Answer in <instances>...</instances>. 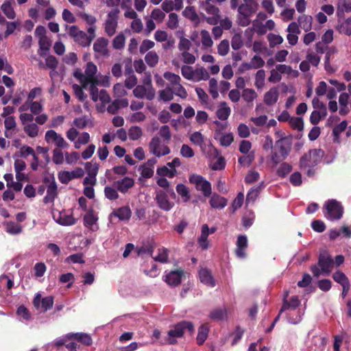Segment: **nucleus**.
<instances>
[{
    "label": "nucleus",
    "instance_id": "obj_18",
    "mask_svg": "<svg viewBox=\"0 0 351 351\" xmlns=\"http://www.w3.org/2000/svg\"><path fill=\"white\" fill-rule=\"evenodd\" d=\"M67 337L71 339V340H75L77 342L82 343L84 346H90L93 343V340L91 337L87 334L84 332H70L67 333Z\"/></svg>",
    "mask_w": 351,
    "mask_h": 351
},
{
    "label": "nucleus",
    "instance_id": "obj_28",
    "mask_svg": "<svg viewBox=\"0 0 351 351\" xmlns=\"http://www.w3.org/2000/svg\"><path fill=\"white\" fill-rule=\"evenodd\" d=\"M209 332V326L207 324H202L198 328V333L196 337L197 343L202 345L208 337Z\"/></svg>",
    "mask_w": 351,
    "mask_h": 351
},
{
    "label": "nucleus",
    "instance_id": "obj_21",
    "mask_svg": "<svg viewBox=\"0 0 351 351\" xmlns=\"http://www.w3.org/2000/svg\"><path fill=\"white\" fill-rule=\"evenodd\" d=\"M58 195V186L56 182L48 184L47 189V195L43 198V202L48 204L53 202Z\"/></svg>",
    "mask_w": 351,
    "mask_h": 351
},
{
    "label": "nucleus",
    "instance_id": "obj_15",
    "mask_svg": "<svg viewBox=\"0 0 351 351\" xmlns=\"http://www.w3.org/2000/svg\"><path fill=\"white\" fill-rule=\"evenodd\" d=\"M184 276L182 269L171 271L165 277V282L171 286H178L181 283V280Z\"/></svg>",
    "mask_w": 351,
    "mask_h": 351
},
{
    "label": "nucleus",
    "instance_id": "obj_34",
    "mask_svg": "<svg viewBox=\"0 0 351 351\" xmlns=\"http://www.w3.org/2000/svg\"><path fill=\"white\" fill-rule=\"evenodd\" d=\"M312 21V16L308 15H302L298 18V23L305 32H308L311 29Z\"/></svg>",
    "mask_w": 351,
    "mask_h": 351
},
{
    "label": "nucleus",
    "instance_id": "obj_3",
    "mask_svg": "<svg viewBox=\"0 0 351 351\" xmlns=\"http://www.w3.org/2000/svg\"><path fill=\"white\" fill-rule=\"evenodd\" d=\"M187 329L191 332L194 331V325L189 321H182L174 326L173 329L168 331L167 341L170 345L178 343L176 338H181L184 334V330Z\"/></svg>",
    "mask_w": 351,
    "mask_h": 351
},
{
    "label": "nucleus",
    "instance_id": "obj_51",
    "mask_svg": "<svg viewBox=\"0 0 351 351\" xmlns=\"http://www.w3.org/2000/svg\"><path fill=\"white\" fill-rule=\"evenodd\" d=\"M164 77L173 86L179 84L181 82V78L178 75L169 71H167L164 73Z\"/></svg>",
    "mask_w": 351,
    "mask_h": 351
},
{
    "label": "nucleus",
    "instance_id": "obj_32",
    "mask_svg": "<svg viewBox=\"0 0 351 351\" xmlns=\"http://www.w3.org/2000/svg\"><path fill=\"white\" fill-rule=\"evenodd\" d=\"M300 301L299 300L298 297L296 295L292 296L289 302L285 299L283 304L280 308V313H282L290 308L295 309L300 305Z\"/></svg>",
    "mask_w": 351,
    "mask_h": 351
},
{
    "label": "nucleus",
    "instance_id": "obj_35",
    "mask_svg": "<svg viewBox=\"0 0 351 351\" xmlns=\"http://www.w3.org/2000/svg\"><path fill=\"white\" fill-rule=\"evenodd\" d=\"M158 93L159 99L163 101H169L173 99V88L170 86H167L165 89L159 90Z\"/></svg>",
    "mask_w": 351,
    "mask_h": 351
},
{
    "label": "nucleus",
    "instance_id": "obj_60",
    "mask_svg": "<svg viewBox=\"0 0 351 351\" xmlns=\"http://www.w3.org/2000/svg\"><path fill=\"white\" fill-rule=\"evenodd\" d=\"M97 220V218L94 215L93 213L88 212L84 217V224L86 227H90L93 226Z\"/></svg>",
    "mask_w": 351,
    "mask_h": 351
},
{
    "label": "nucleus",
    "instance_id": "obj_64",
    "mask_svg": "<svg viewBox=\"0 0 351 351\" xmlns=\"http://www.w3.org/2000/svg\"><path fill=\"white\" fill-rule=\"evenodd\" d=\"M155 43L152 40L148 39L144 40L140 46L139 51L141 54H144L148 50L152 49Z\"/></svg>",
    "mask_w": 351,
    "mask_h": 351
},
{
    "label": "nucleus",
    "instance_id": "obj_1",
    "mask_svg": "<svg viewBox=\"0 0 351 351\" xmlns=\"http://www.w3.org/2000/svg\"><path fill=\"white\" fill-rule=\"evenodd\" d=\"M334 260L327 250L319 252L317 265H312L310 270L313 277L319 278L321 275L328 276L334 268Z\"/></svg>",
    "mask_w": 351,
    "mask_h": 351
},
{
    "label": "nucleus",
    "instance_id": "obj_54",
    "mask_svg": "<svg viewBox=\"0 0 351 351\" xmlns=\"http://www.w3.org/2000/svg\"><path fill=\"white\" fill-rule=\"evenodd\" d=\"M85 170L88 176L96 177L99 170V165L97 163L93 164L90 162H87L85 164Z\"/></svg>",
    "mask_w": 351,
    "mask_h": 351
},
{
    "label": "nucleus",
    "instance_id": "obj_20",
    "mask_svg": "<svg viewBox=\"0 0 351 351\" xmlns=\"http://www.w3.org/2000/svg\"><path fill=\"white\" fill-rule=\"evenodd\" d=\"M228 200L226 198L214 193L209 200L210 205L215 209H222L227 205Z\"/></svg>",
    "mask_w": 351,
    "mask_h": 351
},
{
    "label": "nucleus",
    "instance_id": "obj_48",
    "mask_svg": "<svg viewBox=\"0 0 351 351\" xmlns=\"http://www.w3.org/2000/svg\"><path fill=\"white\" fill-rule=\"evenodd\" d=\"M257 97V94L254 89L244 88L242 92V97L247 102H252Z\"/></svg>",
    "mask_w": 351,
    "mask_h": 351
},
{
    "label": "nucleus",
    "instance_id": "obj_30",
    "mask_svg": "<svg viewBox=\"0 0 351 351\" xmlns=\"http://www.w3.org/2000/svg\"><path fill=\"white\" fill-rule=\"evenodd\" d=\"M226 317L227 310L225 307L215 308L209 314V317L215 321L223 320Z\"/></svg>",
    "mask_w": 351,
    "mask_h": 351
},
{
    "label": "nucleus",
    "instance_id": "obj_43",
    "mask_svg": "<svg viewBox=\"0 0 351 351\" xmlns=\"http://www.w3.org/2000/svg\"><path fill=\"white\" fill-rule=\"evenodd\" d=\"M201 40L202 45L206 47H211L213 45V41L212 38L209 34V32L206 29H202L200 32Z\"/></svg>",
    "mask_w": 351,
    "mask_h": 351
},
{
    "label": "nucleus",
    "instance_id": "obj_7",
    "mask_svg": "<svg viewBox=\"0 0 351 351\" xmlns=\"http://www.w3.org/2000/svg\"><path fill=\"white\" fill-rule=\"evenodd\" d=\"M119 10L115 8L108 14V19L104 23L105 33L110 37L112 36L117 31L118 26V14Z\"/></svg>",
    "mask_w": 351,
    "mask_h": 351
},
{
    "label": "nucleus",
    "instance_id": "obj_50",
    "mask_svg": "<svg viewBox=\"0 0 351 351\" xmlns=\"http://www.w3.org/2000/svg\"><path fill=\"white\" fill-rule=\"evenodd\" d=\"M142 134V130L138 126H132L128 131L129 138L132 141L138 140Z\"/></svg>",
    "mask_w": 351,
    "mask_h": 351
},
{
    "label": "nucleus",
    "instance_id": "obj_22",
    "mask_svg": "<svg viewBox=\"0 0 351 351\" xmlns=\"http://www.w3.org/2000/svg\"><path fill=\"white\" fill-rule=\"evenodd\" d=\"M231 113V109L227 106L226 101H221L219 108L216 111V116L221 121H226L228 119Z\"/></svg>",
    "mask_w": 351,
    "mask_h": 351
},
{
    "label": "nucleus",
    "instance_id": "obj_40",
    "mask_svg": "<svg viewBox=\"0 0 351 351\" xmlns=\"http://www.w3.org/2000/svg\"><path fill=\"white\" fill-rule=\"evenodd\" d=\"M176 191L180 195L184 202H188L191 198L188 188L183 184H178L176 187Z\"/></svg>",
    "mask_w": 351,
    "mask_h": 351
},
{
    "label": "nucleus",
    "instance_id": "obj_8",
    "mask_svg": "<svg viewBox=\"0 0 351 351\" xmlns=\"http://www.w3.org/2000/svg\"><path fill=\"white\" fill-rule=\"evenodd\" d=\"M69 35L73 38L75 43L82 47H89L90 45V39L88 38V34L85 32L80 30L76 25L70 27Z\"/></svg>",
    "mask_w": 351,
    "mask_h": 351
},
{
    "label": "nucleus",
    "instance_id": "obj_6",
    "mask_svg": "<svg viewBox=\"0 0 351 351\" xmlns=\"http://www.w3.org/2000/svg\"><path fill=\"white\" fill-rule=\"evenodd\" d=\"M189 180L191 184H195L196 190L202 191L205 197L211 195V184L204 177L197 174H192L189 176Z\"/></svg>",
    "mask_w": 351,
    "mask_h": 351
},
{
    "label": "nucleus",
    "instance_id": "obj_57",
    "mask_svg": "<svg viewBox=\"0 0 351 351\" xmlns=\"http://www.w3.org/2000/svg\"><path fill=\"white\" fill-rule=\"evenodd\" d=\"M16 314L26 321H29L32 318L29 310L24 305H21L18 307Z\"/></svg>",
    "mask_w": 351,
    "mask_h": 351
},
{
    "label": "nucleus",
    "instance_id": "obj_56",
    "mask_svg": "<svg viewBox=\"0 0 351 351\" xmlns=\"http://www.w3.org/2000/svg\"><path fill=\"white\" fill-rule=\"evenodd\" d=\"M291 170L292 167L291 165L287 162H283L278 169L277 173L278 176L285 178L288 173L291 172Z\"/></svg>",
    "mask_w": 351,
    "mask_h": 351
},
{
    "label": "nucleus",
    "instance_id": "obj_27",
    "mask_svg": "<svg viewBox=\"0 0 351 351\" xmlns=\"http://www.w3.org/2000/svg\"><path fill=\"white\" fill-rule=\"evenodd\" d=\"M264 186L263 182H261L258 186L250 189L246 196V203L247 204L250 203L253 204Z\"/></svg>",
    "mask_w": 351,
    "mask_h": 351
},
{
    "label": "nucleus",
    "instance_id": "obj_17",
    "mask_svg": "<svg viewBox=\"0 0 351 351\" xmlns=\"http://www.w3.org/2000/svg\"><path fill=\"white\" fill-rule=\"evenodd\" d=\"M199 277L201 282L208 287H214L216 285L211 271L206 268H202L199 271Z\"/></svg>",
    "mask_w": 351,
    "mask_h": 351
},
{
    "label": "nucleus",
    "instance_id": "obj_19",
    "mask_svg": "<svg viewBox=\"0 0 351 351\" xmlns=\"http://www.w3.org/2000/svg\"><path fill=\"white\" fill-rule=\"evenodd\" d=\"M182 15L192 21L195 27H197L200 23V18L197 14L195 9L193 6H187L182 11Z\"/></svg>",
    "mask_w": 351,
    "mask_h": 351
},
{
    "label": "nucleus",
    "instance_id": "obj_14",
    "mask_svg": "<svg viewBox=\"0 0 351 351\" xmlns=\"http://www.w3.org/2000/svg\"><path fill=\"white\" fill-rule=\"evenodd\" d=\"M247 247V239L245 235H239L237 241L235 254L237 257L244 258L246 256L245 250Z\"/></svg>",
    "mask_w": 351,
    "mask_h": 351
},
{
    "label": "nucleus",
    "instance_id": "obj_59",
    "mask_svg": "<svg viewBox=\"0 0 351 351\" xmlns=\"http://www.w3.org/2000/svg\"><path fill=\"white\" fill-rule=\"evenodd\" d=\"M53 162L56 165H61L64 162L63 153L60 148H56L53 151Z\"/></svg>",
    "mask_w": 351,
    "mask_h": 351
},
{
    "label": "nucleus",
    "instance_id": "obj_29",
    "mask_svg": "<svg viewBox=\"0 0 351 351\" xmlns=\"http://www.w3.org/2000/svg\"><path fill=\"white\" fill-rule=\"evenodd\" d=\"M5 231L10 234H18L22 232V226L14 221H5L3 223Z\"/></svg>",
    "mask_w": 351,
    "mask_h": 351
},
{
    "label": "nucleus",
    "instance_id": "obj_39",
    "mask_svg": "<svg viewBox=\"0 0 351 351\" xmlns=\"http://www.w3.org/2000/svg\"><path fill=\"white\" fill-rule=\"evenodd\" d=\"M332 277L333 280L336 282L339 283L341 286H344L350 284V280L348 278L343 271L340 270L336 271L335 273H333Z\"/></svg>",
    "mask_w": 351,
    "mask_h": 351
},
{
    "label": "nucleus",
    "instance_id": "obj_52",
    "mask_svg": "<svg viewBox=\"0 0 351 351\" xmlns=\"http://www.w3.org/2000/svg\"><path fill=\"white\" fill-rule=\"evenodd\" d=\"M265 72L264 70H258L255 76V86L258 88H262L265 84Z\"/></svg>",
    "mask_w": 351,
    "mask_h": 351
},
{
    "label": "nucleus",
    "instance_id": "obj_16",
    "mask_svg": "<svg viewBox=\"0 0 351 351\" xmlns=\"http://www.w3.org/2000/svg\"><path fill=\"white\" fill-rule=\"evenodd\" d=\"M279 91L277 87H271L267 91L263 97L264 103L268 106H274L278 100Z\"/></svg>",
    "mask_w": 351,
    "mask_h": 351
},
{
    "label": "nucleus",
    "instance_id": "obj_12",
    "mask_svg": "<svg viewBox=\"0 0 351 351\" xmlns=\"http://www.w3.org/2000/svg\"><path fill=\"white\" fill-rule=\"evenodd\" d=\"M109 41L104 37L98 38L93 43V51L99 53L102 56H108L109 51L108 49Z\"/></svg>",
    "mask_w": 351,
    "mask_h": 351
},
{
    "label": "nucleus",
    "instance_id": "obj_37",
    "mask_svg": "<svg viewBox=\"0 0 351 351\" xmlns=\"http://www.w3.org/2000/svg\"><path fill=\"white\" fill-rule=\"evenodd\" d=\"M347 125V121H343L333 128L332 135L334 136L333 141L335 143H339V135L341 132L346 130Z\"/></svg>",
    "mask_w": 351,
    "mask_h": 351
},
{
    "label": "nucleus",
    "instance_id": "obj_33",
    "mask_svg": "<svg viewBox=\"0 0 351 351\" xmlns=\"http://www.w3.org/2000/svg\"><path fill=\"white\" fill-rule=\"evenodd\" d=\"M12 2H14V0H6L1 8L5 15L10 19H14L16 17L15 12L11 6Z\"/></svg>",
    "mask_w": 351,
    "mask_h": 351
},
{
    "label": "nucleus",
    "instance_id": "obj_38",
    "mask_svg": "<svg viewBox=\"0 0 351 351\" xmlns=\"http://www.w3.org/2000/svg\"><path fill=\"white\" fill-rule=\"evenodd\" d=\"M125 43V36L122 32H120L112 40V45L114 49L120 50L124 48Z\"/></svg>",
    "mask_w": 351,
    "mask_h": 351
},
{
    "label": "nucleus",
    "instance_id": "obj_47",
    "mask_svg": "<svg viewBox=\"0 0 351 351\" xmlns=\"http://www.w3.org/2000/svg\"><path fill=\"white\" fill-rule=\"evenodd\" d=\"M289 125L294 130L302 131L304 129V121L302 117H291L289 120Z\"/></svg>",
    "mask_w": 351,
    "mask_h": 351
},
{
    "label": "nucleus",
    "instance_id": "obj_2",
    "mask_svg": "<svg viewBox=\"0 0 351 351\" xmlns=\"http://www.w3.org/2000/svg\"><path fill=\"white\" fill-rule=\"evenodd\" d=\"M292 136H281L276 141L275 147L277 150L271 154V160L275 164L280 163L287 158L291 150Z\"/></svg>",
    "mask_w": 351,
    "mask_h": 351
},
{
    "label": "nucleus",
    "instance_id": "obj_55",
    "mask_svg": "<svg viewBox=\"0 0 351 351\" xmlns=\"http://www.w3.org/2000/svg\"><path fill=\"white\" fill-rule=\"evenodd\" d=\"M53 304V298L47 296L41 300V308L43 312H46L52 308Z\"/></svg>",
    "mask_w": 351,
    "mask_h": 351
},
{
    "label": "nucleus",
    "instance_id": "obj_24",
    "mask_svg": "<svg viewBox=\"0 0 351 351\" xmlns=\"http://www.w3.org/2000/svg\"><path fill=\"white\" fill-rule=\"evenodd\" d=\"M96 71H97L96 66L93 62H88L87 64V66L85 70V75H84V83L85 84H88V82L97 81V78L95 77Z\"/></svg>",
    "mask_w": 351,
    "mask_h": 351
},
{
    "label": "nucleus",
    "instance_id": "obj_49",
    "mask_svg": "<svg viewBox=\"0 0 351 351\" xmlns=\"http://www.w3.org/2000/svg\"><path fill=\"white\" fill-rule=\"evenodd\" d=\"M229 49V41L226 39L221 40L217 46V52L221 56L227 55L228 53Z\"/></svg>",
    "mask_w": 351,
    "mask_h": 351
},
{
    "label": "nucleus",
    "instance_id": "obj_5",
    "mask_svg": "<svg viewBox=\"0 0 351 351\" xmlns=\"http://www.w3.org/2000/svg\"><path fill=\"white\" fill-rule=\"evenodd\" d=\"M326 210V217L330 220H339L343 214V207L340 202L336 199H328L324 204Z\"/></svg>",
    "mask_w": 351,
    "mask_h": 351
},
{
    "label": "nucleus",
    "instance_id": "obj_44",
    "mask_svg": "<svg viewBox=\"0 0 351 351\" xmlns=\"http://www.w3.org/2000/svg\"><path fill=\"white\" fill-rule=\"evenodd\" d=\"M117 189L115 187H112L110 186H106L104 188V195L105 197L109 200H116L119 198V193Z\"/></svg>",
    "mask_w": 351,
    "mask_h": 351
},
{
    "label": "nucleus",
    "instance_id": "obj_23",
    "mask_svg": "<svg viewBox=\"0 0 351 351\" xmlns=\"http://www.w3.org/2000/svg\"><path fill=\"white\" fill-rule=\"evenodd\" d=\"M257 4L253 5L252 3H241L238 7V14L245 16H251L256 12Z\"/></svg>",
    "mask_w": 351,
    "mask_h": 351
},
{
    "label": "nucleus",
    "instance_id": "obj_63",
    "mask_svg": "<svg viewBox=\"0 0 351 351\" xmlns=\"http://www.w3.org/2000/svg\"><path fill=\"white\" fill-rule=\"evenodd\" d=\"M209 93L213 99H216L219 96L217 90V81L215 78H211L209 80Z\"/></svg>",
    "mask_w": 351,
    "mask_h": 351
},
{
    "label": "nucleus",
    "instance_id": "obj_45",
    "mask_svg": "<svg viewBox=\"0 0 351 351\" xmlns=\"http://www.w3.org/2000/svg\"><path fill=\"white\" fill-rule=\"evenodd\" d=\"M160 143H161V141H160V139L159 138V137H158V136L153 137L149 144L150 153L156 156L157 153L160 150L159 148L160 147Z\"/></svg>",
    "mask_w": 351,
    "mask_h": 351
},
{
    "label": "nucleus",
    "instance_id": "obj_25",
    "mask_svg": "<svg viewBox=\"0 0 351 351\" xmlns=\"http://www.w3.org/2000/svg\"><path fill=\"white\" fill-rule=\"evenodd\" d=\"M56 221L62 226H72L76 223L77 220L72 215H67L65 212H60Z\"/></svg>",
    "mask_w": 351,
    "mask_h": 351
},
{
    "label": "nucleus",
    "instance_id": "obj_41",
    "mask_svg": "<svg viewBox=\"0 0 351 351\" xmlns=\"http://www.w3.org/2000/svg\"><path fill=\"white\" fill-rule=\"evenodd\" d=\"M145 60L150 67H154L158 63L159 57L156 52L151 51L145 55Z\"/></svg>",
    "mask_w": 351,
    "mask_h": 351
},
{
    "label": "nucleus",
    "instance_id": "obj_11",
    "mask_svg": "<svg viewBox=\"0 0 351 351\" xmlns=\"http://www.w3.org/2000/svg\"><path fill=\"white\" fill-rule=\"evenodd\" d=\"M133 94L137 98L146 97L148 100H152L155 97V90L153 87L138 85L133 90Z\"/></svg>",
    "mask_w": 351,
    "mask_h": 351
},
{
    "label": "nucleus",
    "instance_id": "obj_36",
    "mask_svg": "<svg viewBox=\"0 0 351 351\" xmlns=\"http://www.w3.org/2000/svg\"><path fill=\"white\" fill-rule=\"evenodd\" d=\"M113 214L120 220H128L131 217V210L128 206H123L116 210Z\"/></svg>",
    "mask_w": 351,
    "mask_h": 351
},
{
    "label": "nucleus",
    "instance_id": "obj_4",
    "mask_svg": "<svg viewBox=\"0 0 351 351\" xmlns=\"http://www.w3.org/2000/svg\"><path fill=\"white\" fill-rule=\"evenodd\" d=\"M324 156V152L321 149H310L300 159V168L314 167L321 162Z\"/></svg>",
    "mask_w": 351,
    "mask_h": 351
},
{
    "label": "nucleus",
    "instance_id": "obj_61",
    "mask_svg": "<svg viewBox=\"0 0 351 351\" xmlns=\"http://www.w3.org/2000/svg\"><path fill=\"white\" fill-rule=\"evenodd\" d=\"M243 40L239 34H235L231 40V45L233 49L238 50L243 46Z\"/></svg>",
    "mask_w": 351,
    "mask_h": 351
},
{
    "label": "nucleus",
    "instance_id": "obj_46",
    "mask_svg": "<svg viewBox=\"0 0 351 351\" xmlns=\"http://www.w3.org/2000/svg\"><path fill=\"white\" fill-rule=\"evenodd\" d=\"M38 130V127L36 123H29L24 126V131L29 137L37 136Z\"/></svg>",
    "mask_w": 351,
    "mask_h": 351
},
{
    "label": "nucleus",
    "instance_id": "obj_9",
    "mask_svg": "<svg viewBox=\"0 0 351 351\" xmlns=\"http://www.w3.org/2000/svg\"><path fill=\"white\" fill-rule=\"evenodd\" d=\"M45 140L47 143H55L58 148H67L69 147V143L64 139L62 135L53 130L46 132Z\"/></svg>",
    "mask_w": 351,
    "mask_h": 351
},
{
    "label": "nucleus",
    "instance_id": "obj_62",
    "mask_svg": "<svg viewBox=\"0 0 351 351\" xmlns=\"http://www.w3.org/2000/svg\"><path fill=\"white\" fill-rule=\"evenodd\" d=\"M267 38L271 47H273L277 45H280L283 42V38L281 36L274 34H269L267 36Z\"/></svg>",
    "mask_w": 351,
    "mask_h": 351
},
{
    "label": "nucleus",
    "instance_id": "obj_58",
    "mask_svg": "<svg viewBox=\"0 0 351 351\" xmlns=\"http://www.w3.org/2000/svg\"><path fill=\"white\" fill-rule=\"evenodd\" d=\"M173 88V95L180 97L182 99H186L188 96L187 92L185 89V88L179 83V84H177L174 86Z\"/></svg>",
    "mask_w": 351,
    "mask_h": 351
},
{
    "label": "nucleus",
    "instance_id": "obj_31",
    "mask_svg": "<svg viewBox=\"0 0 351 351\" xmlns=\"http://www.w3.org/2000/svg\"><path fill=\"white\" fill-rule=\"evenodd\" d=\"M73 124L77 128L81 130L86 128L88 125H90L91 127L93 126L92 121H90L86 115L75 118L73 120Z\"/></svg>",
    "mask_w": 351,
    "mask_h": 351
},
{
    "label": "nucleus",
    "instance_id": "obj_26",
    "mask_svg": "<svg viewBox=\"0 0 351 351\" xmlns=\"http://www.w3.org/2000/svg\"><path fill=\"white\" fill-rule=\"evenodd\" d=\"M209 234V228L207 224H204L202 226L201 235L198 238V243L203 250H206L208 247V237Z\"/></svg>",
    "mask_w": 351,
    "mask_h": 351
},
{
    "label": "nucleus",
    "instance_id": "obj_42",
    "mask_svg": "<svg viewBox=\"0 0 351 351\" xmlns=\"http://www.w3.org/2000/svg\"><path fill=\"white\" fill-rule=\"evenodd\" d=\"M255 158L254 152H251L247 155L241 156L239 158V163L244 167H250Z\"/></svg>",
    "mask_w": 351,
    "mask_h": 351
},
{
    "label": "nucleus",
    "instance_id": "obj_13",
    "mask_svg": "<svg viewBox=\"0 0 351 351\" xmlns=\"http://www.w3.org/2000/svg\"><path fill=\"white\" fill-rule=\"evenodd\" d=\"M134 180L130 177H124L123 179L114 182L113 186L121 193H126L134 186Z\"/></svg>",
    "mask_w": 351,
    "mask_h": 351
},
{
    "label": "nucleus",
    "instance_id": "obj_10",
    "mask_svg": "<svg viewBox=\"0 0 351 351\" xmlns=\"http://www.w3.org/2000/svg\"><path fill=\"white\" fill-rule=\"evenodd\" d=\"M155 200L158 206L166 212L171 210L175 205L173 202L169 201L167 193L162 190L156 191Z\"/></svg>",
    "mask_w": 351,
    "mask_h": 351
},
{
    "label": "nucleus",
    "instance_id": "obj_53",
    "mask_svg": "<svg viewBox=\"0 0 351 351\" xmlns=\"http://www.w3.org/2000/svg\"><path fill=\"white\" fill-rule=\"evenodd\" d=\"M178 16L176 13L171 12L169 15L167 25L171 29H175L178 27Z\"/></svg>",
    "mask_w": 351,
    "mask_h": 351
}]
</instances>
